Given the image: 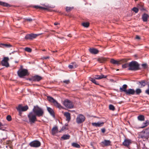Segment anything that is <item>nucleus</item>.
I'll use <instances>...</instances> for the list:
<instances>
[{"label":"nucleus","instance_id":"ea45409f","mask_svg":"<svg viewBox=\"0 0 149 149\" xmlns=\"http://www.w3.org/2000/svg\"><path fill=\"white\" fill-rule=\"evenodd\" d=\"M132 10L136 13H137L139 11V9L138 8L136 7H134L132 9Z\"/></svg>","mask_w":149,"mask_h":149},{"label":"nucleus","instance_id":"9d476101","mask_svg":"<svg viewBox=\"0 0 149 149\" xmlns=\"http://www.w3.org/2000/svg\"><path fill=\"white\" fill-rule=\"evenodd\" d=\"M39 34H34L31 33L30 34H28L26 35L25 37V38L27 40H31L35 38L37 36L39 35Z\"/></svg>","mask_w":149,"mask_h":149},{"label":"nucleus","instance_id":"a878e982","mask_svg":"<svg viewBox=\"0 0 149 149\" xmlns=\"http://www.w3.org/2000/svg\"><path fill=\"white\" fill-rule=\"evenodd\" d=\"M54 105L56 106L57 108L60 109H63V107L59 103H58L56 101L54 104Z\"/></svg>","mask_w":149,"mask_h":149},{"label":"nucleus","instance_id":"49530a36","mask_svg":"<svg viewBox=\"0 0 149 149\" xmlns=\"http://www.w3.org/2000/svg\"><path fill=\"white\" fill-rule=\"evenodd\" d=\"M65 128H66V127L65 126L62 127L61 130H60V131H59V132H61L62 131L65 130Z\"/></svg>","mask_w":149,"mask_h":149},{"label":"nucleus","instance_id":"4468645a","mask_svg":"<svg viewBox=\"0 0 149 149\" xmlns=\"http://www.w3.org/2000/svg\"><path fill=\"white\" fill-rule=\"evenodd\" d=\"M101 143L104 146H108L110 145L111 141L109 140H104Z\"/></svg>","mask_w":149,"mask_h":149},{"label":"nucleus","instance_id":"bf43d9fd","mask_svg":"<svg viewBox=\"0 0 149 149\" xmlns=\"http://www.w3.org/2000/svg\"><path fill=\"white\" fill-rule=\"evenodd\" d=\"M3 125L0 122V127L1 126H3Z\"/></svg>","mask_w":149,"mask_h":149},{"label":"nucleus","instance_id":"f257e3e1","mask_svg":"<svg viewBox=\"0 0 149 149\" xmlns=\"http://www.w3.org/2000/svg\"><path fill=\"white\" fill-rule=\"evenodd\" d=\"M32 111L38 117H42L44 114L43 109L38 105L34 106Z\"/></svg>","mask_w":149,"mask_h":149},{"label":"nucleus","instance_id":"72a5a7b5","mask_svg":"<svg viewBox=\"0 0 149 149\" xmlns=\"http://www.w3.org/2000/svg\"><path fill=\"white\" fill-rule=\"evenodd\" d=\"M145 133H143V131L139 135V138H141L142 139H145L146 138V136L144 135Z\"/></svg>","mask_w":149,"mask_h":149},{"label":"nucleus","instance_id":"e2e57ef3","mask_svg":"<svg viewBox=\"0 0 149 149\" xmlns=\"http://www.w3.org/2000/svg\"><path fill=\"white\" fill-rule=\"evenodd\" d=\"M117 71H118L119 70V69H117L116 70Z\"/></svg>","mask_w":149,"mask_h":149},{"label":"nucleus","instance_id":"6ab92c4d","mask_svg":"<svg viewBox=\"0 0 149 149\" xmlns=\"http://www.w3.org/2000/svg\"><path fill=\"white\" fill-rule=\"evenodd\" d=\"M127 87V85L126 84L123 85L122 87H120V92H124L125 93L126 92L127 90L126 88Z\"/></svg>","mask_w":149,"mask_h":149},{"label":"nucleus","instance_id":"8fccbe9b","mask_svg":"<svg viewBox=\"0 0 149 149\" xmlns=\"http://www.w3.org/2000/svg\"><path fill=\"white\" fill-rule=\"evenodd\" d=\"M63 82L66 83V84H68L69 83V80H66L63 81Z\"/></svg>","mask_w":149,"mask_h":149},{"label":"nucleus","instance_id":"0eeeda50","mask_svg":"<svg viewBox=\"0 0 149 149\" xmlns=\"http://www.w3.org/2000/svg\"><path fill=\"white\" fill-rule=\"evenodd\" d=\"M85 119V117L82 114L79 115L76 118V122L78 123H81L84 121Z\"/></svg>","mask_w":149,"mask_h":149},{"label":"nucleus","instance_id":"c756f323","mask_svg":"<svg viewBox=\"0 0 149 149\" xmlns=\"http://www.w3.org/2000/svg\"><path fill=\"white\" fill-rule=\"evenodd\" d=\"M137 118L138 120L140 121H143L145 120L144 116L142 115H140L138 116Z\"/></svg>","mask_w":149,"mask_h":149},{"label":"nucleus","instance_id":"dca6fc26","mask_svg":"<svg viewBox=\"0 0 149 149\" xmlns=\"http://www.w3.org/2000/svg\"><path fill=\"white\" fill-rule=\"evenodd\" d=\"M41 79V77L38 75L35 76H33L32 78L33 81H39Z\"/></svg>","mask_w":149,"mask_h":149},{"label":"nucleus","instance_id":"4c0bfd02","mask_svg":"<svg viewBox=\"0 0 149 149\" xmlns=\"http://www.w3.org/2000/svg\"><path fill=\"white\" fill-rule=\"evenodd\" d=\"M109 109L111 110L114 111L115 110L114 107L112 104L109 105Z\"/></svg>","mask_w":149,"mask_h":149},{"label":"nucleus","instance_id":"ddd939ff","mask_svg":"<svg viewBox=\"0 0 149 149\" xmlns=\"http://www.w3.org/2000/svg\"><path fill=\"white\" fill-rule=\"evenodd\" d=\"M58 130V127L57 126H55L54 127L52 130V135H54L56 133H58L59 132Z\"/></svg>","mask_w":149,"mask_h":149},{"label":"nucleus","instance_id":"393cba45","mask_svg":"<svg viewBox=\"0 0 149 149\" xmlns=\"http://www.w3.org/2000/svg\"><path fill=\"white\" fill-rule=\"evenodd\" d=\"M47 100L50 102L53 103L54 104L55 103L56 100L53 97L50 96H47Z\"/></svg>","mask_w":149,"mask_h":149},{"label":"nucleus","instance_id":"5701e85b","mask_svg":"<svg viewBox=\"0 0 149 149\" xmlns=\"http://www.w3.org/2000/svg\"><path fill=\"white\" fill-rule=\"evenodd\" d=\"M149 17L148 15L146 14H144L142 17V19L144 22H147L148 20V18Z\"/></svg>","mask_w":149,"mask_h":149},{"label":"nucleus","instance_id":"58836bf2","mask_svg":"<svg viewBox=\"0 0 149 149\" xmlns=\"http://www.w3.org/2000/svg\"><path fill=\"white\" fill-rule=\"evenodd\" d=\"M24 50L25 51L29 52H31L32 51L31 49L30 48L27 47H26L25 48Z\"/></svg>","mask_w":149,"mask_h":149},{"label":"nucleus","instance_id":"f704fd0d","mask_svg":"<svg viewBox=\"0 0 149 149\" xmlns=\"http://www.w3.org/2000/svg\"><path fill=\"white\" fill-rule=\"evenodd\" d=\"M0 5L6 7H9V5L7 3L0 1Z\"/></svg>","mask_w":149,"mask_h":149},{"label":"nucleus","instance_id":"f8f14e48","mask_svg":"<svg viewBox=\"0 0 149 149\" xmlns=\"http://www.w3.org/2000/svg\"><path fill=\"white\" fill-rule=\"evenodd\" d=\"M135 93V91L133 89L130 88L127 89L125 93L128 95H133Z\"/></svg>","mask_w":149,"mask_h":149},{"label":"nucleus","instance_id":"3c124183","mask_svg":"<svg viewBox=\"0 0 149 149\" xmlns=\"http://www.w3.org/2000/svg\"><path fill=\"white\" fill-rule=\"evenodd\" d=\"M142 66L143 67L146 68L147 66V64H142Z\"/></svg>","mask_w":149,"mask_h":149},{"label":"nucleus","instance_id":"7c9ffc66","mask_svg":"<svg viewBox=\"0 0 149 149\" xmlns=\"http://www.w3.org/2000/svg\"><path fill=\"white\" fill-rule=\"evenodd\" d=\"M95 78H93L91 77L89 78V80L91 81L93 83L96 85H99V83L96 81L95 80Z\"/></svg>","mask_w":149,"mask_h":149},{"label":"nucleus","instance_id":"e433bc0d","mask_svg":"<svg viewBox=\"0 0 149 149\" xmlns=\"http://www.w3.org/2000/svg\"><path fill=\"white\" fill-rule=\"evenodd\" d=\"M142 92L140 88H137L136 89L135 91V93L136 92V95H139Z\"/></svg>","mask_w":149,"mask_h":149},{"label":"nucleus","instance_id":"423d86ee","mask_svg":"<svg viewBox=\"0 0 149 149\" xmlns=\"http://www.w3.org/2000/svg\"><path fill=\"white\" fill-rule=\"evenodd\" d=\"M29 145L31 147H38L40 146L41 143L39 141L36 140L32 141L30 143Z\"/></svg>","mask_w":149,"mask_h":149},{"label":"nucleus","instance_id":"20e7f679","mask_svg":"<svg viewBox=\"0 0 149 149\" xmlns=\"http://www.w3.org/2000/svg\"><path fill=\"white\" fill-rule=\"evenodd\" d=\"M63 105L67 108L72 109L74 107L72 102L68 99L65 100L63 103Z\"/></svg>","mask_w":149,"mask_h":149},{"label":"nucleus","instance_id":"aec40b11","mask_svg":"<svg viewBox=\"0 0 149 149\" xmlns=\"http://www.w3.org/2000/svg\"><path fill=\"white\" fill-rule=\"evenodd\" d=\"M107 76L101 74L100 75H95V79H100L103 78H107Z\"/></svg>","mask_w":149,"mask_h":149},{"label":"nucleus","instance_id":"4d7b16f0","mask_svg":"<svg viewBox=\"0 0 149 149\" xmlns=\"http://www.w3.org/2000/svg\"><path fill=\"white\" fill-rule=\"evenodd\" d=\"M136 39H137L139 40L140 39V38L138 36H136Z\"/></svg>","mask_w":149,"mask_h":149},{"label":"nucleus","instance_id":"2f4dec72","mask_svg":"<svg viewBox=\"0 0 149 149\" xmlns=\"http://www.w3.org/2000/svg\"><path fill=\"white\" fill-rule=\"evenodd\" d=\"M71 145L72 146L74 147L77 148H80V146L76 143H72Z\"/></svg>","mask_w":149,"mask_h":149},{"label":"nucleus","instance_id":"a18cd8bd","mask_svg":"<svg viewBox=\"0 0 149 149\" xmlns=\"http://www.w3.org/2000/svg\"><path fill=\"white\" fill-rule=\"evenodd\" d=\"M72 9V8L70 7H67L66 8V11L68 12L71 10Z\"/></svg>","mask_w":149,"mask_h":149},{"label":"nucleus","instance_id":"2eb2a0df","mask_svg":"<svg viewBox=\"0 0 149 149\" xmlns=\"http://www.w3.org/2000/svg\"><path fill=\"white\" fill-rule=\"evenodd\" d=\"M64 115L66 118V120L68 122L71 119L70 114L68 112H65L64 113Z\"/></svg>","mask_w":149,"mask_h":149},{"label":"nucleus","instance_id":"39448f33","mask_svg":"<svg viewBox=\"0 0 149 149\" xmlns=\"http://www.w3.org/2000/svg\"><path fill=\"white\" fill-rule=\"evenodd\" d=\"M17 73L18 76L20 77L27 75L28 74V70L25 69H20Z\"/></svg>","mask_w":149,"mask_h":149},{"label":"nucleus","instance_id":"a211bd4d","mask_svg":"<svg viewBox=\"0 0 149 149\" xmlns=\"http://www.w3.org/2000/svg\"><path fill=\"white\" fill-rule=\"evenodd\" d=\"M104 124L103 122H98L97 123H92V125L94 126L100 127L102 126Z\"/></svg>","mask_w":149,"mask_h":149},{"label":"nucleus","instance_id":"473e14b6","mask_svg":"<svg viewBox=\"0 0 149 149\" xmlns=\"http://www.w3.org/2000/svg\"><path fill=\"white\" fill-rule=\"evenodd\" d=\"M106 60V59L105 58H98L97 61L100 63H103Z\"/></svg>","mask_w":149,"mask_h":149},{"label":"nucleus","instance_id":"cd10ccee","mask_svg":"<svg viewBox=\"0 0 149 149\" xmlns=\"http://www.w3.org/2000/svg\"><path fill=\"white\" fill-rule=\"evenodd\" d=\"M110 62L113 64H116L118 65H120L121 64V63H120V61H116L113 59H111Z\"/></svg>","mask_w":149,"mask_h":149},{"label":"nucleus","instance_id":"603ef678","mask_svg":"<svg viewBox=\"0 0 149 149\" xmlns=\"http://www.w3.org/2000/svg\"><path fill=\"white\" fill-rule=\"evenodd\" d=\"M146 93L149 95V89H148L146 91Z\"/></svg>","mask_w":149,"mask_h":149},{"label":"nucleus","instance_id":"6e6552de","mask_svg":"<svg viewBox=\"0 0 149 149\" xmlns=\"http://www.w3.org/2000/svg\"><path fill=\"white\" fill-rule=\"evenodd\" d=\"M8 60L9 58L8 57H4L3 60L1 61L2 65L6 67H8L9 66V64L8 62Z\"/></svg>","mask_w":149,"mask_h":149},{"label":"nucleus","instance_id":"b1692460","mask_svg":"<svg viewBox=\"0 0 149 149\" xmlns=\"http://www.w3.org/2000/svg\"><path fill=\"white\" fill-rule=\"evenodd\" d=\"M0 47H12V45L10 44H0Z\"/></svg>","mask_w":149,"mask_h":149},{"label":"nucleus","instance_id":"f03ea898","mask_svg":"<svg viewBox=\"0 0 149 149\" xmlns=\"http://www.w3.org/2000/svg\"><path fill=\"white\" fill-rule=\"evenodd\" d=\"M129 68L128 70H131L136 71L139 69V65L138 63L136 61H132L129 63Z\"/></svg>","mask_w":149,"mask_h":149},{"label":"nucleus","instance_id":"1a4fd4ad","mask_svg":"<svg viewBox=\"0 0 149 149\" xmlns=\"http://www.w3.org/2000/svg\"><path fill=\"white\" fill-rule=\"evenodd\" d=\"M29 108L27 105L23 107L21 105H19L17 108V110L20 112L22 111H26Z\"/></svg>","mask_w":149,"mask_h":149},{"label":"nucleus","instance_id":"0e129e2a","mask_svg":"<svg viewBox=\"0 0 149 149\" xmlns=\"http://www.w3.org/2000/svg\"><path fill=\"white\" fill-rule=\"evenodd\" d=\"M148 89H149V84H148Z\"/></svg>","mask_w":149,"mask_h":149},{"label":"nucleus","instance_id":"bb28decb","mask_svg":"<svg viewBox=\"0 0 149 149\" xmlns=\"http://www.w3.org/2000/svg\"><path fill=\"white\" fill-rule=\"evenodd\" d=\"M70 135L68 134L63 135L61 137V139L63 140L68 139L70 138Z\"/></svg>","mask_w":149,"mask_h":149},{"label":"nucleus","instance_id":"a19ab883","mask_svg":"<svg viewBox=\"0 0 149 149\" xmlns=\"http://www.w3.org/2000/svg\"><path fill=\"white\" fill-rule=\"evenodd\" d=\"M6 119L8 121H10L12 119L11 116L9 115H8L6 117Z\"/></svg>","mask_w":149,"mask_h":149},{"label":"nucleus","instance_id":"5fc2aeb1","mask_svg":"<svg viewBox=\"0 0 149 149\" xmlns=\"http://www.w3.org/2000/svg\"><path fill=\"white\" fill-rule=\"evenodd\" d=\"M49 58V56H46V57H43L42 58H43V59H48V58Z\"/></svg>","mask_w":149,"mask_h":149},{"label":"nucleus","instance_id":"4be33fe9","mask_svg":"<svg viewBox=\"0 0 149 149\" xmlns=\"http://www.w3.org/2000/svg\"><path fill=\"white\" fill-rule=\"evenodd\" d=\"M89 51L91 53L94 54H97L99 52L97 49L94 48H90L89 49Z\"/></svg>","mask_w":149,"mask_h":149},{"label":"nucleus","instance_id":"de8ad7c7","mask_svg":"<svg viewBox=\"0 0 149 149\" xmlns=\"http://www.w3.org/2000/svg\"><path fill=\"white\" fill-rule=\"evenodd\" d=\"M128 66V64L127 63L122 65V67L123 68H126Z\"/></svg>","mask_w":149,"mask_h":149},{"label":"nucleus","instance_id":"c85d7f7f","mask_svg":"<svg viewBox=\"0 0 149 149\" xmlns=\"http://www.w3.org/2000/svg\"><path fill=\"white\" fill-rule=\"evenodd\" d=\"M149 124V121L148 120H146L145 122L143 123L142 126L140 127L141 128H143L148 126Z\"/></svg>","mask_w":149,"mask_h":149},{"label":"nucleus","instance_id":"37998d69","mask_svg":"<svg viewBox=\"0 0 149 149\" xmlns=\"http://www.w3.org/2000/svg\"><path fill=\"white\" fill-rule=\"evenodd\" d=\"M144 133H146L147 134H149V127L146 129L144 131H143Z\"/></svg>","mask_w":149,"mask_h":149},{"label":"nucleus","instance_id":"79ce46f5","mask_svg":"<svg viewBox=\"0 0 149 149\" xmlns=\"http://www.w3.org/2000/svg\"><path fill=\"white\" fill-rule=\"evenodd\" d=\"M68 67L70 69H72L73 68H76V65H69Z\"/></svg>","mask_w":149,"mask_h":149},{"label":"nucleus","instance_id":"9b49d317","mask_svg":"<svg viewBox=\"0 0 149 149\" xmlns=\"http://www.w3.org/2000/svg\"><path fill=\"white\" fill-rule=\"evenodd\" d=\"M132 143L131 140L129 139H125L123 143V144L125 146L128 147Z\"/></svg>","mask_w":149,"mask_h":149},{"label":"nucleus","instance_id":"6e6d98bb","mask_svg":"<svg viewBox=\"0 0 149 149\" xmlns=\"http://www.w3.org/2000/svg\"><path fill=\"white\" fill-rule=\"evenodd\" d=\"M71 64L72 65H76V67L77 66V65L76 64V63L74 62H72Z\"/></svg>","mask_w":149,"mask_h":149},{"label":"nucleus","instance_id":"412c9836","mask_svg":"<svg viewBox=\"0 0 149 149\" xmlns=\"http://www.w3.org/2000/svg\"><path fill=\"white\" fill-rule=\"evenodd\" d=\"M138 84L140 85V88H143L144 87L146 84L145 80H143L142 81H139Z\"/></svg>","mask_w":149,"mask_h":149},{"label":"nucleus","instance_id":"680f3d73","mask_svg":"<svg viewBox=\"0 0 149 149\" xmlns=\"http://www.w3.org/2000/svg\"><path fill=\"white\" fill-rule=\"evenodd\" d=\"M15 63H18V61H15Z\"/></svg>","mask_w":149,"mask_h":149},{"label":"nucleus","instance_id":"13d9d810","mask_svg":"<svg viewBox=\"0 0 149 149\" xmlns=\"http://www.w3.org/2000/svg\"><path fill=\"white\" fill-rule=\"evenodd\" d=\"M58 24H59V23H58L56 22L54 23V25H57Z\"/></svg>","mask_w":149,"mask_h":149},{"label":"nucleus","instance_id":"864d4df0","mask_svg":"<svg viewBox=\"0 0 149 149\" xmlns=\"http://www.w3.org/2000/svg\"><path fill=\"white\" fill-rule=\"evenodd\" d=\"M101 131L103 133H104L105 132V130L104 128H103L101 129Z\"/></svg>","mask_w":149,"mask_h":149},{"label":"nucleus","instance_id":"f3484780","mask_svg":"<svg viewBox=\"0 0 149 149\" xmlns=\"http://www.w3.org/2000/svg\"><path fill=\"white\" fill-rule=\"evenodd\" d=\"M47 110L50 115L53 117H55V114L54 110L49 107H47Z\"/></svg>","mask_w":149,"mask_h":149},{"label":"nucleus","instance_id":"7ed1b4c3","mask_svg":"<svg viewBox=\"0 0 149 149\" xmlns=\"http://www.w3.org/2000/svg\"><path fill=\"white\" fill-rule=\"evenodd\" d=\"M28 117L31 124L34 123L37 121L36 116L32 111L28 115Z\"/></svg>","mask_w":149,"mask_h":149},{"label":"nucleus","instance_id":"052dcab7","mask_svg":"<svg viewBox=\"0 0 149 149\" xmlns=\"http://www.w3.org/2000/svg\"><path fill=\"white\" fill-rule=\"evenodd\" d=\"M42 51H46V50L45 49H44L42 50Z\"/></svg>","mask_w":149,"mask_h":149},{"label":"nucleus","instance_id":"c9c22d12","mask_svg":"<svg viewBox=\"0 0 149 149\" xmlns=\"http://www.w3.org/2000/svg\"><path fill=\"white\" fill-rule=\"evenodd\" d=\"M82 26L85 27L87 28L89 25V23L88 22H84L82 23Z\"/></svg>","mask_w":149,"mask_h":149},{"label":"nucleus","instance_id":"c03bdc74","mask_svg":"<svg viewBox=\"0 0 149 149\" xmlns=\"http://www.w3.org/2000/svg\"><path fill=\"white\" fill-rule=\"evenodd\" d=\"M34 7L35 8H39L40 9H44V10H45V9H46L45 8L42 7H41V6H35Z\"/></svg>","mask_w":149,"mask_h":149},{"label":"nucleus","instance_id":"09e8293b","mask_svg":"<svg viewBox=\"0 0 149 149\" xmlns=\"http://www.w3.org/2000/svg\"><path fill=\"white\" fill-rule=\"evenodd\" d=\"M25 20L29 22H31L32 20V19L31 18H29L25 19Z\"/></svg>","mask_w":149,"mask_h":149}]
</instances>
